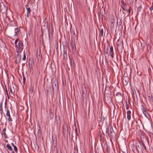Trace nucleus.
<instances>
[{"label":"nucleus","instance_id":"f257e3e1","mask_svg":"<svg viewBox=\"0 0 153 153\" xmlns=\"http://www.w3.org/2000/svg\"><path fill=\"white\" fill-rule=\"evenodd\" d=\"M23 46L22 41H19L18 45L15 46L16 51L17 53H19L22 52L24 48Z\"/></svg>","mask_w":153,"mask_h":153},{"label":"nucleus","instance_id":"f03ea898","mask_svg":"<svg viewBox=\"0 0 153 153\" xmlns=\"http://www.w3.org/2000/svg\"><path fill=\"white\" fill-rule=\"evenodd\" d=\"M0 10L2 13H5V15L6 16L7 14L6 13L7 10V7L5 6L3 2L1 4Z\"/></svg>","mask_w":153,"mask_h":153},{"label":"nucleus","instance_id":"7ed1b4c3","mask_svg":"<svg viewBox=\"0 0 153 153\" xmlns=\"http://www.w3.org/2000/svg\"><path fill=\"white\" fill-rule=\"evenodd\" d=\"M117 49L118 51L121 53L123 51V42L121 41H119L117 44Z\"/></svg>","mask_w":153,"mask_h":153},{"label":"nucleus","instance_id":"20e7f679","mask_svg":"<svg viewBox=\"0 0 153 153\" xmlns=\"http://www.w3.org/2000/svg\"><path fill=\"white\" fill-rule=\"evenodd\" d=\"M105 94L107 95V97H111V92L109 87H107L106 85L105 90Z\"/></svg>","mask_w":153,"mask_h":153},{"label":"nucleus","instance_id":"39448f33","mask_svg":"<svg viewBox=\"0 0 153 153\" xmlns=\"http://www.w3.org/2000/svg\"><path fill=\"white\" fill-rule=\"evenodd\" d=\"M52 87L53 91L54 88L55 89H57L58 82L56 80H54V81L52 82Z\"/></svg>","mask_w":153,"mask_h":153},{"label":"nucleus","instance_id":"423d86ee","mask_svg":"<svg viewBox=\"0 0 153 153\" xmlns=\"http://www.w3.org/2000/svg\"><path fill=\"white\" fill-rule=\"evenodd\" d=\"M110 133L111 137L112 138L115 137L116 136L115 132L113 130V128L112 126H111L110 127Z\"/></svg>","mask_w":153,"mask_h":153},{"label":"nucleus","instance_id":"0eeeda50","mask_svg":"<svg viewBox=\"0 0 153 153\" xmlns=\"http://www.w3.org/2000/svg\"><path fill=\"white\" fill-rule=\"evenodd\" d=\"M129 78L128 76H125L123 78V82L124 85H126L129 81Z\"/></svg>","mask_w":153,"mask_h":153},{"label":"nucleus","instance_id":"6e6552de","mask_svg":"<svg viewBox=\"0 0 153 153\" xmlns=\"http://www.w3.org/2000/svg\"><path fill=\"white\" fill-rule=\"evenodd\" d=\"M22 56L21 55L18 53L17 55V56L16 58V60L15 62L17 64L20 63Z\"/></svg>","mask_w":153,"mask_h":153},{"label":"nucleus","instance_id":"1a4fd4ad","mask_svg":"<svg viewBox=\"0 0 153 153\" xmlns=\"http://www.w3.org/2000/svg\"><path fill=\"white\" fill-rule=\"evenodd\" d=\"M76 31L77 29L76 27L73 28L72 29V31H71V33L73 34V37H74L75 39H77L78 37L76 33Z\"/></svg>","mask_w":153,"mask_h":153},{"label":"nucleus","instance_id":"9d476101","mask_svg":"<svg viewBox=\"0 0 153 153\" xmlns=\"http://www.w3.org/2000/svg\"><path fill=\"white\" fill-rule=\"evenodd\" d=\"M114 54L113 47L112 46H111L110 47L109 55L113 58H114Z\"/></svg>","mask_w":153,"mask_h":153},{"label":"nucleus","instance_id":"9b49d317","mask_svg":"<svg viewBox=\"0 0 153 153\" xmlns=\"http://www.w3.org/2000/svg\"><path fill=\"white\" fill-rule=\"evenodd\" d=\"M109 126H110L109 125L108 126L107 125H106V131H105V135L106 137L108 138L109 136Z\"/></svg>","mask_w":153,"mask_h":153},{"label":"nucleus","instance_id":"f8f14e48","mask_svg":"<svg viewBox=\"0 0 153 153\" xmlns=\"http://www.w3.org/2000/svg\"><path fill=\"white\" fill-rule=\"evenodd\" d=\"M6 115L8 117V120L9 122L12 121L13 120L11 118V117L10 115V111L9 109L8 108L6 110Z\"/></svg>","mask_w":153,"mask_h":153},{"label":"nucleus","instance_id":"ddd939ff","mask_svg":"<svg viewBox=\"0 0 153 153\" xmlns=\"http://www.w3.org/2000/svg\"><path fill=\"white\" fill-rule=\"evenodd\" d=\"M67 48H64L63 57L64 59H67Z\"/></svg>","mask_w":153,"mask_h":153},{"label":"nucleus","instance_id":"4468645a","mask_svg":"<svg viewBox=\"0 0 153 153\" xmlns=\"http://www.w3.org/2000/svg\"><path fill=\"white\" fill-rule=\"evenodd\" d=\"M36 57L38 60H41L42 59V56L40 55V51L39 50V51L38 52V50L36 52Z\"/></svg>","mask_w":153,"mask_h":153},{"label":"nucleus","instance_id":"2eb2a0df","mask_svg":"<svg viewBox=\"0 0 153 153\" xmlns=\"http://www.w3.org/2000/svg\"><path fill=\"white\" fill-rule=\"evenodd\" d=\"M7 22L10 26H12L13 25V22H14L13 21L11 20L10 18L7 17Z\"/></svg>","mask_w":153,"mask_h":153},{"label":"nucleus","instance_id":"dca6fc26","mask_svg":"<svg viewBox=\"0 0 153 153\" xmlns=\"http://www.w3.org/2000/svg\"><path fill=\"white\" fill-rule=\"evenodd\" d=\"M118 30H122L123 29V26L122 25V21L121 20H120V21L119 22V25L118 26Z\"/></svg>","mask_w":153,"mask_h":153},{"label":"nucleus","instance_id":"f3484780","mask_svg":"<svg viewBox=\"0 0 153 153\" xmlns=\"http://www.w3.org/2000/svg\"><path fill=\"white\" fill-rule=\"evenodd\" d=\"M20 28L17 27L15 29V34L14 35V36H17L19 33L20 31Z\"/></svg>","mask_w":153,"mask_h":153},{"label":"nucleus","instance_id":"a211bd4d","mask_svg":"<svg viewBox=\"0 0 153 153\" xmlns=\"http://www.w3.org/2000/svg\"><path fill=\"white\" fill-rule=\"evenodd\" d=\"M3 103V101H2L0 102V113L1 115V117L2 116L3 113V108H2V104Z\"/></svg>","mask_w":153,"mask_h":153},{"label":"nucleus","instance_id":"6ab92c4d","mask_svg":"<svg viewBox=\"0 0 153 153\" xmlns=\"http://www.w3.org/2000/svg\"><path fill=\"white\" fill-rule=\"evenodd\" d=\"M100 34L99 36L101 39V38L103 36H105V33H103V30L102 28H101L100 30Z\"/></svg>","mask_w":153,"mask_h":153},{"label":"nucleus","instance_id":"aec40b11","mask_svg":"<svg viewBox=\"0 0 153 153\" xmlns=\"http://www.w3.org/2000/svg\"><path fill=\"white\" fill-rule=\"evenodd\" d=\"M127 114V118L128 120H129L131 119V111H128L126 112Z\"/></svg>","mask_w":153,"mask_h":153},{"label":"nucleus","instance_id":"412c9836","mask_svg":"<svg viewBox=\"0 0 153 153\" xmlns=\"http://www.w3.org/2000/svg\"><path fill=\"white\" fill-rule=\"evenodd\" d=\"M82 96L83 97L84 96H85L87 94V90L86 88L84 87L82 88Z\"/></svg>","mask_w":153,"mask_h":153},{"label":"nucleus","instance_id":"4be33fe9","mask_svg":"<svg viewBox=\"0 0 153 153\" xmlns=\"http://www.w3.org/2000/svg\"><path fill=\"white\" fill-rule=\"evenodd\" d=\"M6 129L4 128L3 129L1 133V134L4 135L5 138H8V137L7 136L6 133Z\"/></svg>","mask_w":153,"mask_h":153},{"label":"nucleus","instance_id":"5701e85b","mask_svg":"<svg viewBox=\"0 0 153 153\" xmlns=\"http://www.w3.org/2000/svg\"><path fill=\"white\" fill-rule=\"evenodd\" d=\"M127 5L126 3L123 5H122L121 7L123 10L125 11H127Z\"/></svg>","mask_w":153,"mask_h":153},{"label":"nucleus","instance_id":"b1692460","mask_svg":"<svg viewBox=\"0 0 153 153\" xmlns=\"http://www.w3.org/2000/svg\"><path fill=\"white\" fill-rule=\"evenodd\" d=\"M100 13L102 17H105V9H101L100 10Z\"/></svg>","mask_w":153,"mask_h":153},{"label":"nucleus","instance_id":"393cba45","mask_svg":"<svg viewBox=\"0 0 153 153\" xmlns=\"http://www.w3.org/2000/svg\"><path fill=\"white\" fill-rule=\"evenodd\" d=\"M25 8L27 10V12L28 13H30L31 11L30 7H29L28 5L26 4L25 5Z\"/></svg>","mask_w":153,"mask_h":153},{"label":"nucleus","instance_id":"a878e982","mask_svg":"<svg viewBox=\"0 0 153 153\" xmlns=\"http://www.w3.org/2000/svg\"><path fill=\"white\" fill-rule=\"evenodd\" d=\"M57 141V139L56 137L53 138L52 137V143L53 144H56Z\"/></svg>","mask_w":153,"mask_h":153},{"label":"nucleus","instance_id":"bb28decb","mask_svg":"<svg viewBox=\"0 0 153 153\" xmlns=\"http://www.w3.org/2000/svg\"><path fill=\"white\" fill-rule=\"evenodd\" d=\"M6 147L10 151H11L13 150V149L11 146L9 144H7L6 145Z\"/></svg>","mask_w":153,"mask_h":153},{"label":"nucleus","instance_id":"cd10ccee","mask_svg":"<svg viewBox=\"0 0 153 153\" xmlns=\"http://www.w3.org/2000/svg\"><path fill=\"white\" fill-rule=\"evenodd\" d=\"M149 100L150 102L153 100V97L152 95L151 94H149L148 95Z\"/></svg>","mask_w":153,"mask_h":153},{"label":"nucleus","instance_id":"c85d7f7f","mask_svg":"<svg viewBox=\"0 0 153 153\" xmlns=\"http://www.w3.org/2000/svg\"><path fill=\"white\" fill-rule=\"evenodd\" d=\"M49 117L51 119H52L54 117V113L53 112H51L49 113Z\"/></svg>","mask_w":153,"mask_h":153},{"label":"nucleus","instance_id":"c756f323","mask_svg":"<svg viewBox=\"0 0 153 153\" xmlns=\"http://www.w3.org/2000/svg\"><path fill=\"white\" fill-rule=\"evenodd\" d=\"M142 8V6L140 5L139 7H138L137 8V12H139L141 10V9Z\"/></svg>","mask_w":153,"mask_h":153},{"label":"nucleus","instance_id":"7c9ffc66","mask_svg":"<svg viewBox=\"0 0 153 153\" xmlns=\"http://www.w3.org/2000/svg\"><path fill=\"white\" fill-rule=\"evenodd\" d=\"M22 60L24 61L26 60V54L25 51H23V56L22 58Z\"/></svg>","mask_w":153,"mask_h":153},{"label":"nucleus","instance_id":"2f4dec72","mask_svg":"<svg viewBox=\"0 0 153 153\" xmlns=\"http://www.w3.org/2000/svg\"><path fill=\"white\" fill-rule=\"evenodd\" d=\"M126 109H128L129 108V105L127 100L126 101Z\"/></svg>","mask_w":153,"mask_h":153},{"label":"nucleus","instance_id":"473e14b6","mask_svg":"<svg viewBox=\"0 0 153 153\" xmlns=\"http://www.w3.org/2000/svg\"><path fill=\"white\" fill-rule=\"evenodd\" d=\"M143 114L145 116V117H146L147 118H148L147 116L146 113H147L148 115H149V113H147V112L146 111H143Z\"/></svg>","mask_w":153,"mask_h":153},{"label":"nucleus","instance_id":"72a5a7b5","mask_svg":"<svg viewBox=\"0 0 153 153\" xmlns=\"http://www.w3.org/2000/svg\"><path fill=\"white\" fill-rule=\"evenodd\" d=\"M131 8L130 6H129V8L128 10H127V12H128V15H129L130 13L131 10Z\"/></svg>","mask_w":153,"mask_h":153},{"label":"nucleus","instance_id":"f704fd0d","mask_svg":"<svg viewBox=\"0 0 153 153\" xmlns=\"http://www.w3.org/2000/svg\"><path fill=\"white\" fill-rule=\"evenodd\" d=\"M35 148L36 149L38 150L39 149V146L37 145V143H36V144L35 145Z\"/></svg>","mask_w":153,"mask_h":153},{"label":"nucleus","instance_id":"c9c22d12","mask_svg":"<svg viewBox=\"0 0 153 153\" xmlns=\"http://www.w3.org/2000/svg\"><path fill=\"white\" fill-rule=\"evenodd\" d=\"M150 10V13L151 14V15H152V10H153V6H152L150 7V8H149Z\"/></svg>","mask_w":153,"mask_h":153},{"label":"nucleus","instance_id":"e433bc0d","mask_svg":"<svg viewBox=\"0 0 153 153\" xmlns=\"http://www.w3.org/2000/svg\"><path fill=\"white\" fill-rule=\"evenodd\" d=\"M14 147V149L15 152L16 153L18 152V149L17 147L15 146H14L13 147Z\"/></svg>","mask_w":153,"mask_h":153},{"label":"nucleus","instance_id":"4c0bfd02","mask_svg":"<svg viewBox=\"0 0 153 153\" xmlns=\"http://www.w3.org/2000/svg\"><path fill=\"white\" fill-rule=\"evenodd\" d=\"M130 4H132L134 3V0H129Z\"/></svg>","mask_w":153,"mask_h":153},{"label":"nucleus","instance_id":"58836bf2","mask_svg":"<svg viewBox=\"0 0 153 153\" xmlns=\"http://www.w3.org/2000/svg\"><path fill=\"white\" fill-rule=\"evenodd\" d=\"M117 96H121V94L120 92H117L116 95Z\"/></svg>","mask_w":153,"mask_h":153},{"label":"nucleus","instance_id":"ea45409f","mask_svg":"<svg viewBox=\"0 0 153 153\" xmlns=\"http://www.w3.org/2000/svg\"><path fill=\"white\" fill-rule=\"evenodd\" d=\"M33 87L32 88H31L30 91V93L31 94H32L33 92Z\"/></svg>","mask_w":153,"mask_h":153},{"label":"nucleus","instance_id":"a19ab883","mask_svg":"<svg viewBox=\"0 0 153 153\" xmlns=\"http://www.w3.org/2000/svg\"><path fill=\"white\" fill-rule=\"evenodd\" d=\"M142 145L143 146V147L144 148V149H145V150L146 151L147 150L146 148V146H145V145L144 144V143H142Z\"/></svg>","mask_w":153,"mask_h":153},{"label":"nucleus","instance_id":"79ce46f5","mask_svg":"<svg viewBox=\"0 0 153 153\" xmlns=\"http://www.w3.org/2000/svg\"><path fill=\"white\" fill-rule=\"evenodd\" d=\"M10 92L12 94H14L13 92L12 89H11V86L10 87Z\"/></svg>","mask_w":153,"mask_h":153},{"label":"nucleus","instance_id":"37998d69","mask_svg":"<svg viewBox=\"0 0 153 153\" xmlns=\"http://www.w3.org/2000/svg\"><path fill=\"white\" fill-rule=\"evenodd\" d=\"M19 39L18 38V39H17L15 40V42H14V43H15V45L16 46V45H17V41H18V40Z\"/></svg>","mask_w":153,"mask_h":153},{"label":"nucleus","instance_id":"c03bdc74","mask_svg":"<svg viewBox=\"0 0 153 153\" xmlns=\"http://www.w3.org/2000/svg\"><path fill=\"white\" fill-rule=\"evenodd\" d=\"M25 80H26L25 78L24 75L23 76V82L24 84H25Z\"/></svg>","mask_w":153,"mask_h":153},{"label":"nucleus","instance_id":"a18cd8bd","mask_svg":"<svg viewBox=\"0 0 153 153\" xmlns=\"http://www.w3.org/2000/svg\"><path fill=\"white\" fill-rule=\"evenodd\" d=\"M121 3L122 4V5H123L126 3H124V1L123 0H121Z\"/></svg>","mask_w":153,"mask_h":153},{"label":"nucleus","instance_id":"49530a36","mask_svg":"<svg viewBox=\"0 0 153 153\" xmlns=\"http://www.w3.org/2000/svg\"><path fill=\"white\" fill-rule=\"evenodd\" d=\"M137 144H136V149L137 150H138V149H137V147H138L139 148H140V147H139V145L138 144H137Z\"/></svg>","mask_w":153,"mask_h":153},{"label":"nucleus","instance_id":"de8ad7c7","mask_svg":"<svg viewBox=\"0 0 153 153\" xmlns=\"http://www.w3.org/2000/svg\"><path fill=\"white\" fill-rule=\"evenodd\" d=\"M141 110L143 112V111H146V108H145V107L143 108H142Z\"/></svg>","mask_w":153,"mask_h":153},{"label":"nucleus","instance_id":"09e8293b","mask_svg":"<svg viewBox=\"0 0 153 153\" xmlns=\"http://www.w3.org/2000/svg\"><path fill=\"white\" fill-rule=\"evenodd\" d=\"M30 13H28L27 12V14L26 15V16L27 17V18H28L29 16V14Z\"/></svg>","mask_w":153,"mask_h":153},{"label":"nucleus","instance_id":"8fccbe9b","mask_svg":"<svg viewBox=\"0 0 153 153\" xmlns=\"http://www.w3.org/2000/svg\"><path fill=\"white\" fill-rule=\"evenodd\" d=\"M102 138V134L100 135V139L101 140Z\"/></svg>","mask_w":153,"mask_h":153},{"label":"nucleus","instance_id":"3c124183","mask_svg":"<svg viewBox=\"0 0 153 153\" xmlns=\"http://www.w3.org/2000/svg\"><path fill=\"white\" fill-rule=\"evenodd\" d=\"M105 53L106 54H108V49H107V50L106 51H105Z\"/></svg>","mask_w":153,"mask_h":153},{"label":"nucleus","instance_id":"603ef678","mask_svg":"<svg viewBox=\"0 0 153 153\" xmlns=\"http://www.w3.org/2000/svg\"><path fill=\"white\" fill-rule=\"evenodd\" d=\"M11 144L13 146H15L14 145V144L13 143H11Z\"/></svg>","mask_w":153,"mask_h":153},{"label":"nucleus","instance_id":"864d4df0","mask_svg":"<svg viewBox=\"0 0 153 153\" xmlns=\"http://www.w3.org/2000/svg\"><path fill=\"white\" fill-rule=\"evenodd\" d=\"M57 153H61V151H57Z\"/></svg>","mask_w":153,"mask_h":153},{"label":"nucleus","instance_id":"5fc2aeb1","mask_svg":"<svg viewBox=\"0 0 153 153\" xmlns=\"http://www.w3.org/2000/svg\"><path fill=\"white\" fill-rule=\"evenodd\" d=\"M141 109H142V108H144V106L143 105H141Z\"/></svg>","mask_w":153,"mask_h":153},{"label":"nucleus","instance_id":"6e6d98bb","mask_svg":"<svg viewBox=\"0 0 153 153\" xmlns=\"http://www.w3.org/2000/svg\"><path fill=\"white\" fill-rule=\"evenodd\" d=\"M74 46H75V47L76 48V45H75V44H74L73 46V49H74Z\"/></svg>","mask_w":153,"mask_h":153},{"label":"nucleus","instance_id":"4d7b16f0","mask_svg":"<svg viewBox=\"0 0 153 153\" xmlns=\"http://www.w3.org/2000/svg\"><path fill=\"white\" fill-rule=\"evenodd\" d=\"M75 131H76V133H77V130L76 128V129H75Z\"/></svg>","mask_w":153,"mask_h":153},{"label":"nucleus","instance_id":"13d9d810","mask_svg":"<svg viewBox=\"0 0 153 153\" xmlns=\"http://www.w3.org/2000/svg\"><path fill=\"white\" fill-rule=\"evenodd\" d=\"M5 142H8V141H7V140H5Z\"/></svg>","mask_w":153,"mask_h":153},{"label":"nucleus","instance_id":"bf43d9fd","mask_svg":"<svg viewBox=\"0 0 153 153\" xmlns=\"http://www.w3.org/2000/svg\"><path fill=\"white\" fill-rule=\"evenodd\" d=\"M12 153H14V151H13L12 152Z\"/></svg>","mask_w":153,"mask_h":153},{"label":"nucleus","instance_id":"052dcab7","mask_svg":"<svg viewBox=\"0 0 153 153\" xmlns=\"http://www.w3.org/2000/svg\"><path fill=\"white\" fill-rule=\"evenodd\" d=\"M130 103V101L129 100L128 101V103Z\"/></svg>","mask_w":153,"mask_h":153},{"label":"nucleus","instance_id":"680f3d73","mask_svg":"<svg viewBox=\"0 0 153 153\" xmlns=\"http://www.w3.org/2000/svg\"><path fill=\"white\" fill-rule=\"evenodd\" d=\"M145 45H144V46H143V48L144 47Z\"/></svg>","mask_w":153,"mask_h":153},{"label":"nucleus","instance_id":"e2e57ef3","mask_svg":"<svg viewBox=\"0 0 153 153\" xmlns=\"http://www.w3.org/2000/svg\"><path fill=\"white\" fill-rule=\"evenodd\" d=\"M137 1V0H135V1L136 2Z\"/></svg>","mask_w":153,"mask_h":153},{"label":"nucleus","instance_id":"0e129e2a","mask_svg":"<svg viewBox=\"0 0 153 153\" xmlns=\"http://www.w3.org/2000/svg\"><path fill=\"white\" fill-rule=\"evenodd\" d=\"M31 62H32V61H31Z\"/></svg>","mask_w":153,"mask_h":153}]
</instances>
